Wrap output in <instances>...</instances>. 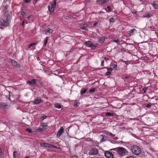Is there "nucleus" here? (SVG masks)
I'll return each mask as SVG.
<instances>
[{
    "label": "nucleus",
    "instance_id": "obj_57",
    "mask_svg": "<svg viewBox=\"0 0 158 158\" xmlns=\"http://www.w3.org/2000/svg\"><path fill=\"white\" fill-rule=\"evenodd\" d=\"M125 79H127L129 78V77L128 76H126L125 77Z\"/></svg>",
    "mask_w": 158,
    "mask_h": 158
},
{
    "label": "nucleus",
    "instance_id": "obj_20",
    "mask_svg": "<svg viewBox=\"0 0 158 158\" xmlns=\"http://www.w3.org/2000/svg\"><path fill=\"white\" fill-rule=\"evenodd\" d=\"M101 135L102 137V138L101 141V142H103L105 141L106 140L104 139V138L105 137V138H106V136L103 135Z\"/></svg>",
    "mask_w": 158,
    "mask_h": 158
},
{
    "label": "nucleus",
    "instance_id": "obj_15",
    "mask_svg": "<svg viewBox=\"0 0 158 158\" xmlns=\"http://www.w3.org/2000/svg\"><path fill=\"white\" fill-rule=\"evenodd\" d=\"M45 32L46 34H47L48 33H51L52 32V29L48 28L45 29Z\"/></svg>",
    "mask_w": 158,
    "mask_h": 158
},
{
    "label": "nucleus",
    "instance_id": "obj_24",
    "mask_svg": "<svg viewBox=\"0 0 158 158\" xmlns=\"http://www.w3.org/2000/svg\"><path fill=\"white\" fill-rule=\"evenodd\" d=\"M36 132H42L44 130L43 129L41 128H39L36 130Z\"/></svg>",
    "mask_w": 158,
    "mask_h": 158
},
{
    "label": "nucleus",
    "instance_id": "obj_4",
    "mask_svg": "<svg viewBox=\"0 0 158 158\" xmlns=\"http://www.w3.org/2000/svg\"><path fill=\"white\" fill-rule=\"evenodd\" d=\"M9 22L7 19L6 20L1 19H0V25L4 27L9 26Z\"/></svg>",
    "mask_w": 158,
    "mask_h": 158
},
{
    "label": "nucleus",
    "instance_id": "obj_35",
    "mask_svg": "<svg viewBox=\"0 0 158 158\" xmlns=\"http://www.w3.org/2000/svg\"><path fill=\"white\" fill-rule=\"evenodd\" d=\"M51 148H54L58 149L59 148V147H57L56 146H54L53 145L51 144Z\"/></svg>",
    "mask_w": 158,
    "mask_h": 158
},
{
    "label": "nucleus",
    "instance_id": "obj_28",
    "mask_svg": "<svg viewBox=\"0 0 158 158\" xmlns=\"http://www.w3.org/2000/svg\"><path fill=\"white\" fill-rule=\"evenodd\" d=\"M26 131L27 132L29 133H31L33 132L31 130L30 128H27Z\"/></svg>",
    "mask_w": 158,
    "mask_h": 158
},
{
    "label": "nucleus",
    "instance_id": "obj_43",
    "mask_svg": "<svg viewBox=\"0 0 158 158\" xmlns=\"http://www.w3.org/2000/svg\"><path fill=\"white\" fill-rule=\"evenodd\" d=\"M73 158H78L77 156L76 155H74L72 156Z\"/></svg>",
    "mask_w": 158,
    "mask_h": 158
},
{
    "label": "nucleus",
    "instance_id": "obj_16",
    "mask_svg": "<svg viewBox=\"0 0 158 158\" xmlns=\"http://www.w3.org/2000/svg\"><path fill=\"white\" fill-rule=\"evenodd\" d=\"M87 90V89L86 88L82 89L80 92L81 94L82 95L85 94Z\"/></svg>",
    "mask_w": 158,
    "mask_h": 158
},
{
    "label": "nucleus",
    "instance_id": "obj_5",
    "mask_svg": "<svg viewBox=\"0 0 158 158\" xmlns=\"http://www.w3.org/2000/svg\"><path fill=\"white\" fill-rule=\"evenodd\" d=\"M98 152V150L96 148H93L89 152V155H97Z\"/></svg>",
    "mask_w": 158,
    "mask_h": 158
},
{
    "label": "nucleus",
    "instance_id": "obj_55",
    "mask_svg": "<svg viewBox=\"0 0 158 158\" xmlns=\"http://www.w3.org/2000/svg\"><path fill=\"white\" fill-rule=\"evenodd\" d=\"M65 18L66 19H69V17L68 16H66Z\"/></svg>",
    "mask_w": 158,
    "mask_h": 158
},
{
    "label": "nucleus",
    "instance_id": "obj_7",
    "mask_svg": "<svg viewBox=\"0 0 158 158\" xmlns=\"http://www.w3.org/2000/svg\"><path fill=\"white\" fill-rule=\"evenodd\" d=\"M10 63H11L13 66L17 68H19L20 67V65L16 61L14 60L11 59H10Z\"/></svg>",
    "mask_w": 158,
    "mask_h": 158
},
{
    "label": "nucleus",
    "instance_id": "obj_9",
    "mask_svg": "<svg viewBox=\"0 0 158 158\" xmlns=\"http://www.w3.org/2000/svg\"><path fill=\"white\" fill-rule=\"evenodd\" d=\"M37 81H38V80L35 79H33L31 80V81H27V84H28L30 85H31L33 84L37 85Z\"/></svg>",
    "mask_w": 158,
    "mask_h": 158
},
{
    "label": "nucleus",
    "instance_id": "obj_63",
    "mask_svg": "<svg viewBox=\"0 0 158 158\" xmlns=\"http://www.w3.org/2000/svg\"><path fill=\"white\" fill-rule=\"evenodd\" d=\"M35 1H37L38 0H35Z\"/></svg>",
    "mask_w": 158,
    "mask_h": 158
},
{
    "label": "nucleus",
    "instance_id": "obj_29",
    "mask_svg": "<svg viewBox=\"0 0 158 158\" xmlns=\"http://www.w3.org/2000/svg\"><path fill=\"white\" fill-rule=\"evenodd\" d=\"M17 152L16 151H14L13 154L14 158H16V156L17 155Z\"/></svg>",
    "mask_w": 158,
    "mask_h": 158
},
{
    "label": "nucleus",
    "instance_id": "obj_48",
    "mask_svg": "<svg viewBox=\"0 0 158 158\" xmlns=\"http://www.w3.org/2000/svg\"><path fill=\"white\" fill-rule=\"evenodd\" d=\"M74 106L75 107H77L78 106L77 103H75L74 104Z\"/></svg>",
    "mask_w": 158,
    "mask_h": 158
},
{
    "label": "nucleus",
    "instance_id": "obj_13",
    "mask_svg": "<svg viewBox=\"0 0 158 158\" xmlns=\"http://www.w3.org/2000/svg\"><path fill=\"white\" fill-rule=\"evenodd\" d=\"M42 102V100L39 98H37L35 102H34V103L35 104H39L40 102Z\"/></svg>",
    "mask_w": 158,
    "mask_h": 158
},
{
    "label": "nucleus",
    "instance_id": "obj_51",
    "mask_svg": "<svg viewBox=\"0 0 158 158\" xmlns=\"http://www.w3.org/2000/svg\"><path fill=\"white\" fill-rule=\"evenodd\" d=\"M110 135L111 136L113 137V136H115V135H113V134H112V133H110Z\"/></svg>",
    "mask_w": 158,
    "mask_h": 158
},
{
    "label": "nucleus",
    "instance_id": "obj_61",
    "mask_svg": "<svg viewBox=\"0 0 158 158\" xmlns=\"http://www.w3.org/2000/svg\"><path fill=\"white\" fill-rule=\"evenodd\" d=\"M89 1H90V0H88V2H89Z\"/></svg>",
    "mask_w": 158,
    "mask_h": 158
},
{
    "label": "nucleus",
    "instance_id": "obj_50",
    "mask_svg": "<svg viewBox=\"0 0 158 158\" xmlns=\"http://www.w3.org/2000/svg\"><path fill=\"white\" fill-rule=\"evenodd\" d=\"M87 24H83V27H86L87 26Z\"/></svg>",
    "mask_w": 158,
    "mask_h": 158
},
{
    "label": "nucleus",
    "instance_id": "obj_23",
    "mask_svg": "<svg viewBox=\"0 0 158 158\" xmlns=\"http://www.w3.org/2000/svg\"><path fill=\"white\" fill-rule=\"evenodd\" d=\"M154 104H152V103L147 104L146 105V106H145L148 108H150V107H151V105H153Z\"/></svg>",
    "mask_w": 158,
    "mask_h": 158
},
{
    "label": "nucleus",
    "instance_id": "obj_53",
    "mask_svg": "<svg viewBox=\"0 0 158 158\" xmlns=\"http://www.w3.org/2000/svg\"><path fill=\"white\" fill-rule=\"evenodd\" d=\"M150 17V15L149 14H147L146 16V17H147V18H149Z\"/></svg>",
    "mask_w": 158,
    "mask_h": 158
},
{
    "label": "nucleus",
    "instance_id": "obj_37",
    "mask_svg": "<svg viewBox=\"0 0 158 158\" xmlns=\"http://www.w3.org/2000/svg\"><path fill=\"white\" fill-rule=\"evenodd\" d=\"M98 24V22H96L95 23L93 24V26H97Z\"/></svg>",
    "mask_w": 158,
    "mask_h": 158
},
{
    "label": "nucleus",
    "instance_id": "obj_25",
    "mask_svg": "<svg viewBox=\"0 0 158 158\" xmlns=\"http://www.w3.org/2000/svg\"><path fill=\"white\" fill-rule=\"evenodd\" d=\"M48 37H46V39L45 40H44V46H45L46 45L47 43V42H48Z\"/></svg>",
    "mask_w": 158,
    "mask_h": 158
},
{
    "label": "nucleus",
    "instance_id": "obj_10",
    "mask_svg": "<svg viewBox=\"0 0 158 158\" xmlns=\"http://www.w3.org/2000/svg\"><path fill=\"white\" fill-rule=\"evenodd\" d=\"M51 144L49 143L44 142L40 143V146L45 148H51Z\"/></svg>",
    "mask_w": 158,
    "mask_h": 158
},
{
    "label": "nucleus",
    "instance_id": "obj_1",
    "mask_svg": "<svg viewBox=\"0 0 158 158\" xmlns=\"http://www.w3.org/2000/svg\"><path fill=\"white\" fill-rule=\"evenodd\" d=\"M113 150L116 151L120 156H126L128 155L129 153L128 152L126 149L122 147L116 148Z\"/></svg>",
    "mask_w": 158,
    "mask_h": 158
},
{
    "label": "nucleus",
    "instance_id": "obj_44",
    "mask_svg": "<svg viewBox=\"0 0 158 158\" xmlns=\"http://www.w3.org/2000/svg\"><path fill=\"white\" fill-rule=\"evenodd\" d=\"M112 66L113 68L115 69L117 67V64H113L112 65Z\"/></svg>",
    "mask_w": 158,
    "mask_h": 158
},
{
    "label": "nucleus",
    "instance_id": "obj_31",
    "mask_svg": "<svg viewBox=\"0 0 158 158\" xmlns=\"http://www.w3.org/2000/svg\"><path fill=\"white\" fill-rule=\"evenodd\" d=\"M25 14H26V12H24L23 10L21 11V15L23 17H24V16H25Z\"/></svg>",
    "mask_w": 158,
    "mask_h": 158
},
{
    "label": "nucleus",
    "instance_id": "obj_34",
    "mask_svg": "<svg viewBox=\"0 0 158 158\" xmlns=\"http://www.w3.org/2000/svg\"><path fill=\"white\" fill-rule=\"evenodd\" d=\"M95 88H92V89H91L89 90V92L90 93L93 92H94L95 91Z\"/></svg>",
    "mask_w": 158,
    "mask_h": 158
},
{
    "label": "nucleus",
    "instance_id": "obj_60",
    "mask_svg": "<svg viewBox=\"0 0 158 158\" xmlns=\"http://www.w3.org/2000/svg\"><path fill=\"white\" fill-rule=\"evenodd\" d=\"M30 17V16L28 17H27V19H29Z\"/></svg>",
    "mask_w": 158,
    "mask_h": 158
},
{
    "label": "nucleus",
    "instance_id": "obj_12",
    "mask_svg": "<svg viewBox=\"0 0 158 158\" xmlns=\"http://www.w3.org/2000/svg\"><path fill=\"white\" fill-rule=\"evenodd\" d=\"M105 114L107 116H115L116 114L114 113H113L111 112H107L105 113Z\"/></svg>",
    "mask_w": 158,
    "mask_h": 158
},
{
    "label": "nucleus",
    "instance_id": "obj_19",
    "mask_svg": "<svg viewBox=\"0 0 158 158\" xmlns=\"http://www.w3.org/2000/svg\"><path fill=\"white\" fill-rule=\"evenodd\" d=\"M105 40V38L104 37H102L98 40V42L101 43H103Z\"/></svg>",
    "mask_w": 158,
    "mask_h": 158
},
{
    "label": "nucleus",
    "instance_id": "obj_30",
    "mask_svg": "<svg viewBox=\"0 0 158 158\" xmlns=\"http://www.w3.org/2000/svg\"><path fill=\"white\" fill-rule=\"evenodd\" d=\"M152 5L155 8H157L158 6L157 4L155 3H153L152 4Z\"/></svg>",
    "mask_w": 158,
    "mask_h": 158
},
{
    "label": "nucleus",
    "instance_id": "obj_64",
    "mask_svg": "<svg viewBox=\"0 0 158 158\" xmlns=\"http://www.w3.org/2000/svg\"><path fill=\"white\" fill-rule=\"evenodd\" d=\"M42 119V120H44V119Z\"/></svg>",
    "mask_w": 158,
    "mask_h": 158
},
{
    "label": "nucleus",
    "instance_id": "obj_52",
    "mask_svg": "<svg viewBox=\"0 0 158 158\" xmlns=\"http://www.w3.org/2000/svg\"><path fill=\"white\" fill-rule=\"evenodd\" d=\"M24 23H25V21H23V22H22V26H24Z\"/></svg>",
    "mask_w": 158,
    "mask_h": 158
},
{
    "label": "nucleus",
    "instance_id": "obj_36",
    "mask_svg": "<svg viewBox=\"0 0 158 158\" xmlns=\"http://www.w3.org/2000/svg\"><path fill=\"white\" fill-rule=\"evenodd\" d=\"M107 8L108 9L110 12H111L112 10V9L110 6H107Z\"/></svg>",
    "mask_w": 158,
    "mask_h": 158
},
{
    "label": "nucleus",
    "instance_id": "obj_17",
    "mask_svg": "<svg viewBox=\"0 0 158 158\" xmlns=\"http://www.w3.org/2000/svg\"><path fill=\"white\" fill-rule=\"evenodd\" d=\"M131 32L130 35H132L134 34L133 33L136 31V30L135 29H131L130 31Z\"/></svg>",
    "mask_w": 158,
    "mask_h": 158
},
{
    "label": "nucleus",
    "instance_id": "obj_39",
    "mask_svg": "<svg viewBox=\"0 0 158 158\" xmlns=\"http://www.w3.org/2000/svg\"><path fill=\"white\" fill-rule=\"evenodd\" d=\"M104 60H102L101 63V66H104Z\"/></svg>",
    "mask_w": 158,
    "mask_h": 158
},
{
    "label": "nucleus",
    "instance_id": "obj_32",
    "mask_svg": "<svg viewBox=\"0 0 158 158\" xmlns=\"http://www.w3.org/2000/svg\"><path fill=\"white\" fill-rule=\"evenodd\" d=\"M123 62L127 64H128L130 63V62L129 61H124Z\"/></svg>",
    "mask_w": 158,
    "mask_h": 158
},
{
    "label": "nucleus",
    "instance_id": "obj_62",
    "mask_svg": "<svg viewBox=\"0 0 158 158\" xmlns=\"http://www.w3.org/2000/svg\"><path fill=\"white\" fill-rule=\"evenodd\" d=\"M106 60H108V59L107 58H106Z\"/></svg>",
    "mask_w": 158,
    "mask_h": 158
},
{
    "label": "nucleus",
    "instance_id": "obj_47",
    "mask_svg": "<svg viewBox=\"0 0 158 158\" xmlns=\"http://www.w3.org/2000/svg\"><path fill=\"white\" fill-rule=\"evenodd\" d=\"M81 28L82 29H83V30H85V31L87 30V29L86 28H85V27H81Z\"/></svg>",
    "mask_w": 158,
    "mask_h": 158
},
{
    "label": "nucleus",
    "instance_id": "obj_46",
    "mask_svg": "<svg viewBox=\"0 0 158 158\" xmlns=\"http://www.w3.org/2000/svg\"><path fill=\"white\" fill-rule=\"evenodd\" d=\"M31 0H26L25 1V3H27L29 2Z\"/></svg>",
    "mask_w": 158,
    "mask_h": 158
},
{
    "label": "nucleus",
    "instance_id": "obj_45",
    "mask_svg": "<svg viewBox=\"0 0 158 158\" xmlns=\"http://www.w3.org/2000/svg\"><path fill=\"white\" fill-rule=\"evenodd\" d=\"M126 158H135L132 156H131L126 157Z\"/></svg>",
    "mask_w": 158,
    "mask_h": 158
},
{
    "label": "nucleus",
    "instance_id": "obj_26",
    "mask_svg": "<svg viewBox=\"0 0 158 158\" xmlns=\"http://www.w3.org/2000/svg\"><path fill=\"white\" fill-rule=\"evenodd\" d=\"M104 68H106V67L101 68L100 69H103ZM106 68L107 70L109 72H110V71H112L113 70L111 68Z\"/></svg>",
    "mask_w": 158,
    "mask_h": 158
},
{
    "label": "nucleus",
    "instance_id": "obj_58",
    "mask_svg": "<svg viewBox=\"0 0 158 158\" xmlns=\"http://www.w3.org/2000/svg\"><path fill=\"white\" fill-rule=\"evenodd\" d=\"M7 121H6V123H9V121H8V119H7Z\"/></svg>",
    "mask_w": 158,
    "mask_h": 158
},
{
    "label": "nucleus",
    "instance_id": "obj_3",
    "mask_svg": "<svg viewBox=\"0 0 158 158\" xmlns=\"http://www.w3.org/2000/svg\"><path fill=\"white\" fill-rule=\"evenodd\" d=\"M56 0H54L53 2L50 5L48 6V9L50 12L53 13L54 11V9L56 7Z\"/></svg>",
    "mask_w": 158,
    "mask_h": 158
},
{
    "label": "nucleus",
    "instance_id": "obj_38",
    "mask_svg": "<svg viewBox=\"0 0 158 158\" xmlns=\"http://www.w3.org/2000/svg\"><path fill=\"white\" fill-rule=\"evenodd\" d=\"M109 20L110 23L113 22L114 21V19L113 18H111L109 19Z\"/></svg>",
    "mask_w": 158,
    "mask_h": 158
},
{
    "label": "nucleus",
    "instance_id": "obj_22",
    "mask_svg": "<svg viewBox=\"0 0 158 158\" xmlns=\"http://www.w3.org/2000/svg\"><path fill=\"white\" fill-rule=\"evenodd\" d=\"M55 107L57 108L60 109L61 108V105L58 104V103H56L55 105Z\"/></svg>",
    "mask_w": 158,
    "mask_h": 158
},
{
    "label": "nucleus",
    "instance_id": "obj_49",
    "mask_svg": "<svg viewBox=\"0 0 158 158\" xmlns=\"http://www.w3.org/2000/svg\"><path fill=\"white\" fill-rule=\"evenodd\" d=\"M102 0H96V2L97 3H98L99 2H101Z\"/></svg>",
    "mask_w": 158,
    "mask_h": 158
},
{
    "label": "nucleus",
    "instance_id": "obj_40",
    "mask_svg": "<svg viewBox=\"0 0 158 158\" xmlns=\"http://www.w3.org/2000/svg\"><path fill=\"white\" fill-rule=\"evenodd\" d=\"M42 125L43 127H46L47 126V125L45 123H42Z\"/></svg>",
    "mask_w": 158,
    "mask_h": 158
},
{
    "label": "nucleus",
    "instance_id": "obj_2",
    "mask_svg": "<svg viewBox=\"0 0 158 158\" xmlns=\"http://www.w3.org/2000/svg\"><path fill=\"white\" fill-rule=\"evenodd\" d=\"M130 149L132 153L136 156H139L141 153L140 148L136 145L131 146Z\"/></svg>",
    "mask_w": 158,
    "mask_h": 158
},
{
    "label": "nucleus",
    "instance_id": "obj_42",
    "mask_svg": "<svg viewBox=\"0 0 158 158\" xmlns=\"http://www.w3.org/2000/svg\"><path fill=\"white\" fill-rule=\"evenodd\" d=\"M48 117V116H46V115H44V116H43L41 117V118H43V119L46 118H47Z\"/></svg>",
    "mask_w": 158,
    "mask_h": 158
},
{
    "label": "nucleus",
    "instance_id": "obj_6",
    "mask_svg": "<svg viewBox=\"0 0 158 158\" xmlns=\"http://www.w3.org/2000/svg\"><path fill=\"white\" fill-rule=\"evenodd\" d=\"M104 155L107 158H114L113 153L109 151H106L104 153Z\"/></svg>",
    "mask_w": 158,
    "mask_h": 158
},
{
    "label": "nucleus",
    "instance_id": "obj_14",
    "mask_svg": "<svg viewBox=\"0 0 158 158\" xmlns=\"http://www.w3.org/2000/svg\"><path fill=\"white\" fill-rule=\"evenodd\" d=\"M92 43L90 41H86L85 44L86 45V46L88 47H90Z\"/></svg>",
    "mask_w": 158,
    "mask_h": 158
},
{
    "label": "nucleus",
    "instance_id": "obj_21",
    "mask_svg": "<svg viewBox=\"0 0 158 158\" xmlns=\"http://www.w3.org/2000/svg\"><path fill=\"white\" fill-rule=\"evenodd\" d=\"M109 0H102L101 2V5L105 4L108 2Z\"/></svg>",
    "mask_w": 158,
    "mask_h": 158
},
{
    "label": "nucleus",
    "instance_id": "obj_54",
    "mask_svg": "<svg viewBox=\"0 0 158 158\" xmlns=\"http://www.w3.org/2000/svg\"><path fill=\"white\" fill-rule=\"evenodd\" d=\"M101 13H104V12L102 11H100L98 12L99 14H100Z\"/></svg>",
    "mask_w": 158,
    "mask_h": 158
},
{
    "label": "nucleus",
    "instance_id": "obj_27",
    "mask_svg": "<svg viewBox=\"0 0 158 158\" xmlns=\"http://www.w3.org/2000/svg\"><path fill=\"white\" fill-rule=\"evenodd\" d=\"M96 45L92 44H92L90 46V47L91 48L93 49H95L96 48Z\"/></svg>",
    "mask_w": 158,
    "mask_h": 158
},
{
    "label": "nucleus",
    "instance_id": "obj_33",
    "mask_svg": "<svg viewBox=\"0 0 158 158\" xmlns=\"http://www.w3.org/2000/svg\"><path fill=\"white\" fill-rule=\"evenodd\" d=\"M111 74V72H110L108 71V72H106V73L105 75L106 76H108V75H110Z\"/></svg>",
    "mask_w": 158,
    "mask_h": 158
},
{
    "label": "nucleus",
    "instance_id": "obj_11",
    "mask_svg": "<svg viewBox=\"0 0 158 158\" xmlns=\"http://www.w3.org/2000/svg\"><path fill=\"white\" fill-rule=\"evenodd\" d=\"M64 132V129L63 127H61L58 131L57 136L60 137Z\"/></svg>",
    "mask_w": 158,
    "mask_h": 158
},
{
    "label": "nucleus",
    "instance_id": "obj_56",
    "mask_svg": "<svg viewBox=\"0 0 158 158\" xmlns=\"http://www.w3.org/2000/svg\"><path fill=\"white\" fill-rule=\"evenodd\" d=\"M7 8V6H5V9L6 10Z\"/></svg>",
    "mask_w": 158,
    "mask_h": 158
},
{
    "label": "nucleus",
    "instance_id": "obj_41",
    "mask_svg": "<svg viewBox=\"0 0 158 158\" xmlns=\"http://www.w3.org/2000/svg\"><path fill=\"white\" fill-rule=\"evenodd\" d=\"M113 41L114 42L117 43L119 41V40L118 39H117L116 40H113Z\"/></svg>",
    "mask_w": 158,
    "mask_h": 158
},
{
    "label": "nucleus",
    "instance_id": "obj_18",
    "mask_svg": "<svg viewBox=\"0 0 158 158\" xmlns=\"http://www.w3.org/2000/svg\"><path fill=\"white\" fill-rule=\"evenodd\" d=\"M37 44V43L35 42L32 44H29L28 46V48H30L31 47L34 46L35 45H36Z\"/></svg>",
    "mask_w": 158,
    "mask_h": 158
},
{
    "label": "nucleus",
    "instance_id": "obj_59",
    "mask_svg": "<svg viewBox=\"0 0 158 158\" xmlns=\"http://www.w3.org/2000/svg\"><path fill=\"white\" fill-rule=\"evenodd\" d=\"M25 158H30L28 156H27Z\"/></svg>",
    "mask_w": 158,
    "mask_h": 158
},
{
    "label": "nucleus",
    "instance_id": "obj_8",
    "mask_svg": "<svg viewBox=\"0 0 158 158\" xmlns=\"http://www.w3.org/2000/svg\"><path fill=\"white\" fill-rule=\"evenodd\" d=\"M9 106L4 103H0V108L2 110H4L9 107Z\"/></svg>",
    "mask_w": 158,
    "mask_h": 158
}]
</instances>
